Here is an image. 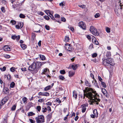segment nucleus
<instances>
[{
    "label": "nucleus",
    "instance_id": "obj_41",
    "mask_svg": "<svg viewBox=\"0 0 123 123\" xmlns=\"http://www.w3.org/2000/svg\"><path fill=\"white\" fill-rule=\"evenodd\" d=\"M45 27L46 29L49 30L50 29V27L47 25H46L45 26Z\"/></svg>",
    "mask_w": 123,
    "mask_h": 123
},
{
    "label": "nucleus",
    "instance_id": "obj_59",
    "mask_svg": "<svg viewBox=\"0 0 123 123\" xmlns=\"http://www.w3.org/2000/svg\"><path fill=\"white\" fill-rule=\"evenodd\" d=\"M7 78L8 80H9L11 79V75L10 74H8L7 75Z\"/></svg>",
    "mask_w": 123,
    "mask_h": 123
},
{
    "label": "nucleus",
    "instance_id": "obj_54",
    "mask_svg": "<svg viewBox=\"0 0 123 123\" xmlns=\"http://www.w3.org/2000/svg\"><path fill=\"white\" fill-rule=\"evenodd\" d=\"M44 18L47 20H48L49 19V17L48 16L45 15L44 16Z\"/></svg>",
    "mask_w": 123,
    "mask_h": 123
},
{
    "label": "nucleus",
    "instance_id": "obj_43",
    "mask_svg": "<svg viewBox=\"0 0 123 123\" xmlns=\"http://www.w3.org/2000/svg\"><path fill=\"white\" fill-rule=\"evenodd\" d=\"M1 11L3 12H5L6 11L5 8L4 7H2L1 8Z\"/></svg>",
    "mask_w": 123,
    "mask_h": 123
},
{
    "label": "nucleus",
    "instance_id": "obj_52",
    "mask_svg": "<svg viewBox=\"0 0 123 123\" xmlns=\"http://www.w3.org/2000/svg\"><path fill=\"white\" fill-rule=\"evenodd\" d=\"M0 69L2 71H4L6 70V67H3L2 68H0Z\"/></svg>",
    "mask_w": 123,
    "mask_h": 123
},
{
    "label": "nucleus",
    "instance_id": "obj_23",
    "mask_svg": "<svg viewBox=\"0 0 123 123\" xmlns=\"http://www.w3.org/2000/svg\"><path fill=\"white\" fill-rule=\"evenodd\" d=\"M85 83L86 85V86L88 87H90V84L87 80L85 81Z\"/></svg>",
    "mask_w": 123,
    "mask_h": 123
},
{
    "label": "nucleus",
    "instance_id": "obj_12",
    "mask_svg": "<svg viewBox=\"0 0 123 123\" xmlns=\"http://www.w3.org/2000/svg\"><path fill=\"white\" fill-rule=\"evenodd\" d=\"M102 92L104 94L105 96L106 97H108V93L106 90L105 88L102 89Z\"/></svg>",
    "mask_w": 123,
    "mask_h": 123
},
{
    "label": "nucleus",
    "instance_id": "obj_6",
    "mask_svg": "<svg viewBox=\"0 0 123 123\" xmlns=\"http://www.w3.org/2000/svg\"><path fill=\"white\" fill-rule=\"evenodd\" d=\"M37 123H43L44 122V119L43 116L40 115L35 118Z\"/></svg>",
    "mask_w": 123,
    "mask_h": 123
},
{
    "label": "nucleus",
    "instance_id": "obj_28",
    "mask_svg": "<svg viewBox=\"0 0 123 123\" xmlns=\"http://www.w3.org/2000/svg\"><path fill=\"white\" fill-rule=\"evenodd\" d=\"M35 115V114L32 112H30L28 113V115L29 116H32Z\"/></svg>",
    "mask_w": 123,
    "mask_h": 123
},
{
    "label": "nucleus",
    "instance_id": "obj_32",
    "mask_svg": "<svg viewBox=\"0 0 123 123\" xmlns=\"http://www.w3.org/2000/svg\"><path fill=\"white\" fill-rule=\"evenodd\" d=\"M15 85V83L13 82H12L10 85V87L11 88H13Z\"/></svg>",
    "mask_w": 123,
    "mask_h": 123
},
{
    "label": "nucleus",
    "instance_id": "obj_2",
    "mask_svg": "<svg viewBox=\"0 0 123 123\" xmlns=\"http://www.w3.org/2000/svg\"><path fill=\"white\" fill-rule=\"evenodd\" d=\"M102 64L104 66H108L109 65H110L113 66L114 63L112 62V59L111 58H108L106 59L103 58L102 59Z\"/></svg>",
    "mask_w": 123,
    "mask_h": 123
},
{
    "label": "nucleus",
    "instance_id": "obj_11",
    "mask_svg": "<svg viewBox=\"0 0 123 123\" xmlns=\"http://www.w3.org/2000/svg\"><path fill=\"white\" fill-rule=\"evenodd\" d=\"M38 95H42L48 96L49 95V93L47 92H40L38 93Z\"/></svg>",
    "mask_w": 123,
    "mask_h": 123
},
{
    "label": "nucleus",
    "instance_id": "obj_44",
    "mask_svg": "<svg viewBox=\"0 0 123 123\" xmlns=\"http://www.w3.org/2000/svg\"><path fill=\"white\" fill-rule=\"evenodd\" d=\"M44 12L47 14L48 16H49V14L50 13L49 11V10H46Z\"/></svg>",
    "mask_w": 123,
    "mask_h": 123
},
{
    "label": "nucleus",
    "instance_id": "obj_46",
    "mask_svg": "<svg viewBox=\"0 0 123 123\" xmlns=\"http://www.w3.org/2000/svg\"><path fill=\"white\" fill-rule=\"evenodd\" d=\"M35 37H36L35 34L34 33H32V39L33 40H34V39H35Z\"/></svg>",
    "mask_w": 123,
    "mask_h": 123
},
{
    "label": "nucleus",
    "instance_id": "obj_15",
    "mask_svg": "<svg viewBox=\"0 0 123 123\" xmlns=\"http://www.w3.org/2000/svg\"><path fill=\"white\" fill-rule=\"evenodd\" d=\"M11 38L13 40H15L16 39L17 40H18L20 38V37L19 35L16 36L15 35H12Z\"/></svg>",
    "mask_w": 123,
    "mask_h": 123
},
{
    "label": "nucleus",
    "instance_id": "obj_56",
    "mask_svg": "<svg viewBox=\"0 0 123 123\" xmlns=\"http://www.w3.org/2000/svg\"><path fill=\"white\" fill-rule=\"evenodd\" d=\"M55 17L56 18H59L60 17V16L59 14H55Z\"/></svg>",
    "mask_w": 123,
    "mask_h": 123
},
{
    "label": "nucleus",
    "instance_id": "obj_48",
    "mask_svg": "<svg viewBox=\"0 0 123 123\" xmlns=\"http://www.w3.org/2000/svg\"><path fill=\"white\" fill-rule=\"evenodd\" d=\"M98 78L99 81L101 83L102 82H103V80L100 76H98Z\"/></svg>",
    "mask_w": 123,
    "mask_h": 123
},
{
    "label": "nucleus",
    "instance_id": "obj_18",
    "mask_svg": "<svg viewBox=\"0 0 123 123\" xmlns=\"http://www.w3.org/2000/svg\"><path fill=\"white\" fill-rule=\"evenodd\" d=\"M51 88V85H49L45 87L44 89V90L45 91H47L49 90Z\"/></svg>",
    "mask_w": 123,
    "mask_h": 123
},
{
    "label": "nucleus",
    "instance_id": "obj_7",
    "mask_svg": "<svg viewBox=\"0 0 123 123\" xmlns=\"http://www.w3.org/2000/svg\"><path fill=\"white\" fill-rule=\"evenodd\" d=\"M65 48L67 50L69 51H71L73 50L74 49L72 46H70V44L67 43L65 44Z\"/></svg>",
    "mask_w": 123,
    "mask_h": 123
},
{
    "label": "nucleus",
    "instance_id": "obj_61",
    "mask_svg": "<svg viewBox=\"0 0 123 123\" xmlns=\"http://www.w3.org/2000/svg\"><path fill=\"white\" fill-rule=\"evenodd\" d=\"M4 57L7 58H9L10 57V56L9 55H5Z\"/></svg>",
    "mask_w": 123,
    "mask_h": 123
},
{
    "label": "nucleus",
    "instance_id": "obj_37",
    "mask_svg": "<svg viewBox=\"0 0 123 123\" xmlns=\"http://www.w3.org/2000/svg\"><path fill=\"white\" fill-rule=\"evenodd\" d=\"M47 110V108L46 107H44V108H43L42 109V111L43 113L46 112Z\"/></svg>",
    "mask_w": 123,
    "mask_h": 123
},
{
    "label": "nucleus",
    "instance_id": "obj_22",
    "mask_svg": "<svg viewBox=\"0 0 123 123\" xmlns=\"http://www.w3.org/2000/svg\"><path fill=\"white\" fill-rule=\"evenodd\" d=\"M22 100L24 103L26 104L27 102V99L26 97H24L22 98Z\"/></svg>",
    "mask_w": 123,
    "mask_h": 123
},
{
    "label": "nucleus",
    "instance_id": "obj_62",
    "mask_svg": "<svg viewBox=\"0 0 123 123\" xmlns=\"http://www.w3.org/2000/svg\"><path fill=\"white\" fill-rule=\"evenodd\" d=\"M64 2H62L61 3H60L59 5L60 6H62L63 7L64 6Z\"/></svg>",
    "mask_w": 123,
    "mask_h": 123
},
{
    "label": "nucleus",
    "instance_id": "obj_26",
    "mask_svg": "<svg viewBox=\"0 0 123 123\" xmlns=\"http://www.w3.org/2000/svg\"><path fill=\"white\" fill-rule=\"evenodd\" d=\"M21 48L24 49H25L26 47V45L23 44H21Z\"/></svg>",
    "mask_w": 123,
    "mask_h": 123
},
{
    "label": "nucleus",
    "instance_id": "obj_42",
    "mask_svg": "<svg viewBox=\"0 0 123 123\" xmlns=\"http://www.w3.org/2000/svg\"><path fill=\"white\" fill-rule=\"evenodd\" d=\"M19 17L21 18H24L25 17V16L23 14H21L19 15Z\"/></svg>",
    "mask_w": 123,
    "mask_h": 123
},
{
    "label": "nucleus",
    "instance_id": "obj_63",
    "mask_svg": "<svg viewBox=\"0 0 123 123\" xmlns=\"http://www.w3.org/2000/svg\"><path fill=\"white\" fill-rule=\"evenodd\" d=\"M61 21L64 22H65L66 21V19L64 17L62 18L61 19Z\"/></svg>",
    "mask_w": 123,
    "mask_h": 123
},
{
    "label": "nucleus",
    "instance_id": "obj_58",
    "mask_svg": "<svg viewBox=\"0 0 123 123\" xmlns=\"http://www.w3.org/2000/svg\"><path fill=\"white\" fill-rule=\"evenodd\" d=\"M10 71L12 72H13L15 71V68L14 67H12L10 69Z\"/></svg>",
    "mask_w": 123,
    "mask_h": 123
},
{
    "label": "nucleus",
    "instance_id": "obj_49",
    "mask_svg": "<svg viewBox=\"0 0 123 123\" xmlns=\"http://www.w3.org/2000/svg\"><path fill=\"white\" fill-rule=\"evenodd\" d=\"M18 25H19L20 27L21 28H22L23 27V24L22 23H19V24H18Z\"/></svg>",
    "mask_w": 123,
    "mask_h": 123
},
{
    "label": "nucleus",
    "instance_id": "obj_3",
    "mask_svg": "<svg viewBox=\"0 0 123 123\" xmlns=\"http://www.w3.org/2000/svg\"><path fill=\"white\" fill-rule=\"evenodd\" d=\"M121 1L120 0H119L118 2V3H120L119 6L120 7V9L119 8V6H118L116 5L115 9V12L117 16H119L121 13V10H120V9L122 10L123 8L122 6L123 5L122 3H120Z\"/></svg>",
    "mask_w": 123,
    "mask_h": 123
},
{
    "label": "nucleus",
    "instance_id": "obj_20",
    "mask_svg": "<svg viewBox=\"0 0 123 123\" xmlns=\"http://www.w3.org/2000/svg\"><path fill=\"white\" fill-rule=\"evenodd\" d=\"M39 56L40 58L43 61L45 60V57L43 55H39Z\"/></svg>",
    "mask_w": 123,
    "mask_h": 123
},
{
    "label": "nucleus",
    "instance_id": "obj_1",
    "mask_svg": "<svg viewBox=\"0 0 123 123\" xmlns=\"http://www.w3.org/2000/svg\"><path fill=\"white\" fill-rule=\"evenodd\" d=\"M83 92L84 99L85 98V96H86L91 100L92 103H95L97 105L98 104V102L100 101V99L98 98L99 95L96 93L95 91H94L91 88L87 87L86 88V90L83 91Z\"/></svg>",
    "mask_w": 123,
    "mask_h": 123
},
{
    "label": "nucleus",
    "instance_id": "obj_34",
    "mask_svg": "<svg viewBox=\"0 0 123 123\" xmlns=\"http://www.w3.org/2000/svg\"><path fill=\"white\" fill-rule=\"evenodd\" d=\"M60 73L61 74H64L66 73V72L64 70H60Z\"/></svg>",
    "mask_w": 123,
    "mask_h": 123
},
{
    "label": "nucleus",
    "instance_id": "obj_8",
    "mask_svg": "<svg viewBox=\"0 0 123 123\" xmlns=\"http://www.w3.org/2000/svg\"><path fill=\"white\" fill-rule=\"evenodd\" d=\"M79 25L83 30H85L86 29V25L85 23L82 21H81L79 22Z\"/></svg>",
    "mask_w": 123,
    "mask_h": 123
},
{
    "label": "nucleus",
    "instance_id": "obj_17",
    "mask_svg": "<svg viewBox=\"0 0 123 123\" xmlns=\"http://www.w3.org/2000/svg\"><path fill=\"white\" fill-rule=\"evenodd\" d=\"M93 113L94 115H95L96 117H98V113L96 109H95L93 111Z\"/></svg>",
    "mask_w": 123,
    "mask_h": 123
},
{
    "label": "nucleus",
    "instance_id": "obj_25",
    "mask_svg": "<svg viewBox=\"0 0 123 123\" xmlns=\"http://www.w3.org/2000/svg\"><path fill=\"white\" fill-rule=\"evenodd\" d=\"M59 78L60 80H63L65 79V78L64 76L62 75H60L59 77Z\"/></svg>",
    "mask_w": 123,
    "mask_h": 123
},
{
    "label": "nucleus",
    "instance_id": "obj_60",
    "mask_svg": "<svg viewBox=\"0 0 123 123\" xmlns=\"http://www.w3.org/2000/svg\"><path fill=\"white\" fill-rule=\"evenodd\" d=\"M89 49H91L93 48L92 44L90 45L89 46Z\"/></svg>",
    "mask_w": 123,
    "mask_h": 123
},
{
    "label": "nucleus",
    "instance_id": "obj_36",
    "mask_svg": "<svg viewBox=\"0 0 123 123\" xmlns=\"http://www.w3.org/2000/svg\"><path fill=\"white\" fill-rule=\"evenodd\" d=\"M100 15L99 13H98L94 15L95 18H97L100 17Z\"/></svg>",
    "mask_w": 123,
    "mask_h": 123
},
{
    "label": "nucleus",
    "instance_id": "obj_64",
    "mask_svg": "<svg viewBox=\"0 0 123 123\" xmlns=\"http://www.w3.org/2000/svg\"><path fill=\"white\" fill-rule=\"evenodd\" d=\"M2 123H7V121L5 118L4 119V120L3 121Z\"/></svg>",
    "mask_w": 123,
    "mask_h": 123
},
{
    "label": "nucleus",
    "instance_id": "obj_31",
    "mask_svg": "<svg viewBox=\"0 0 123 123\" xmlns=\"http://www.w3.org/2000/svg\"><path fill=\"white\" fill-rule=\"evenodd\" d=\"M49 16L53 20H55V19L54 17L53 16L51 13L49 14Z\"/></svg>",
    "mask_w": 123,
    "mask_h": 123
},
{
    "label": "nucleus",
    "instance_id": "obj_16",
    "mask_svg": "<svg viewBox=\"0 0 123 123\" xmlns=\"http://www.w3.org/2000/svg\"><path fill=\"white\" fill-rule=\"evenodd\" d=\"M68 74L69 76L70 77H71L73 76L74 74L75 73L72 71H70L69 72Z\"/></svg>",
    "mask_w": 123,
    "mask_h": 123
},
{
    "label": "nucleus",
    "instance_id": "obj_13",
    "mask_svg": "<svg viewBox=\"0 0 123 123\" xmlns=\"http://www.w3.org/2000/svg\"><path fill=\"white\" fill-rule=\"evenodd\" d=\"M86 105L85 104H83L81 105V107L82 109V113H84L85 112L86 109Z\"/></svg>",
    "mask_w": 123,
    "mask_h": 123
},
{
    "label": "nucleus",
    "instance_id": "obj_40",
    "mask_svg": "<svg viewBox=\"0 0 123 123\" xmlns=\"http://www.w3.org/2000/svg\"><path fill=\"white\" fill-rule=\"evenodd\" d=\"M97 55V54L96 53H95L92 54V56L93 58L96 57Z\"/></svg>",
    "mask_w": 123,
    "mask_h": 123
},
{
    "label": "nucleus",
    "instance_id": "obj_24",
    "mask_svg": "<svg viewBox=\"0 0 123 123\" xmlns=\"http://www.w3.org/2000/svg\"><path fill=\"white\" fill-rule=\"evenodd\" d=\"M106 56L107 57H109L111 56V53L110 52L108 51L106 53Z\"/></svg>",
    "mask_w": 123,
    "mask_h": 123
},
{
    "label": "nucleus",
    "instance_id": "obj_14",
    "mask_svg": "<svg viewBox=\"0 0 123 123\" xmlns=\"http://www.w3.org/2000/svg\"><path fill=\"white\" fill-rule=\"evenodd\" d=\"M6 51H9L11 50L10 47L8 45H6L3 48Z\"/></svg>",
    "mask_w": 123,
    "mask_h": 123
},
{
    "label": "nucleus",
    "instance_id": "obj_33",
    "mask_svg": "<svg viewBox=\"0 0 123 123\" xmlns=\"http://www.w3.org/2000/svg\"><path fill=\"white\" fill-rule=\"evenodd\" d=\"M101 84L103 86L104 88H106V85L105 83L103 82H102Z\"/></svg>",
    "mask_w": 123,
    "mask_h": 123
},
{
    "label": "nucleus",
    "instance_id": "obj_35",
    "mask_svg": "<svg viewBox=\"0 0 123 123\" xmlns=\"http://www.w3.org/2000/svg\"><path fill=\"white\" fill-rule=\"evenodd\" d=\"M8 89L7 88V87L4 88V89H3V92H4V93H5V91L7 92H8Z\"/></svg>",
    "mask_w": 123,
    "mask_h": 123
},
{
    "label": "nucleus",
    "instance_id": "obj_55",
    "mask_svg": "<svg viewBox=\"0 0 123 123\" xmlns=\"http://www.w3.org/2000/svg\"><path fill=\"white\" fill-rule=\"evenodd\" d=\"M16 106L15 105H13L11 108V110L12 111L15 110L16 109Z\"/></svg>",
    "mask_w": 123,
    "mask_h": 123
},
{
    "label": "nucleus",
    "instance_id": "obj_53",
    "mask_svg": "<svg viewBox=\"0 0 123 123\" xmlns=\"http://www.w3.org/2000/svg\"><path fill=\"white\" fill-rule=\"evenodd\" d=\"M29 121L31 123H35V121L31 119H29Z\"/></svg>",
    "mask_w": 123,
    "mask_h": 123
},
{
    "label": "nucleus",
    "instance_id": "obj_38",
    "mask_svg": "<svg viewBox=\"0 0 123 123\" xmlns=\"http://www.w3.org/2000/svg\"><path fill=\"white\" fill-rule=\"evenodd\" d=\"M106 31L108 33H109L110 32V29L108 27H106Z\"/></svg>",
    "mask_w": 123,
    "mask_h": 123
},
{
    "label": "nucleus",
    "instance_id": "obj_45",
    "mask_svg": "<svg viewBox=\"0 0 123 123\" xmlns=\"http://www.w3.org/2000/svg\"><path fill=\"white\" fill-rule=\"evenodd\" d=\"M11 22L12 24L13 25L15 24L16 23V22L13 20H11Z\"/></svg>",
    "mask_w": 123,
    "mask_h": 123
},
{
    "label": "nucleus",
    "instance_id": "obj_57",
    "mask_svg": "<svg viewBox=\"0 0 123 123\" xmlns=\"http://www.w3.org/2000/svg\"><path fill=\"white\" fill-rule=\"evenodd\" d=\"M94 42L96 45H98V42L96 39L94 40Z\"/></svg>",
    "mask_w": 123,
    "mask_h": 123
},
{
    "label": "nucleus",
    "instance_id": "obj_39",
    "mask_svg": "<svg viewBox=\"0 0 123 123\" xmlns=\"http://www.w3.org/2000/svg\"><path fill=\"white\" fill-rule=\"evenodd\" d=\"M36 108L38 111L39 112L41 109V107L40 106H37Z\"/></svg>",
    "mask_w": 123,
    "mask_h": 123
},
{
    "label": "nucleus",
    "instance_id": "obj_51",
    "mask_svg": "<svg viewBox=\"0 0 123 123\" xmlns=\"http://www.w3.org/2000/svg\"><path fill=\"white\" fill-rule=\"evenodd\" d=\"M56 102H58V103L59 104L61 103V101L59 99V98H57L56 99Z\"/></svg>",
    "mask_w": 123,
    "mask_h": 123
},
{
    "label": "nucleus",
    "instance_id": "obj_29",
    "mask_svg": "<svg viewBox=\"0 0 123 123\" xmlns=\"http://www.w3.org/2000/svg\"><path fill=\"white\" fill-rule=\"evenodd\" d=\"M24 3L23 1L21 3H19V2L17 1L16 2V4L18 6H20L22 5V4Z\"/></svg>",
    "mask_w": 123,
    "mask_h": 123
},
{
    "label": "nucleus",
    "instance_id": "obj_21",
    "mask_svg": "<svg viewBox=\"0 0 123 123\" xmlns=\"http://www.w3.org/2000/svg\"><path fill=\"white\" fill-rule=\"evenodd\" d=\"M71 67L73 70H75L78 67V64H76L75 65H72Z\"/></svg>",
    "mask_w": 123,
    "mask_h": 123
},
{
    "label": "nucleus",
    "instance_id": "obj_50",
    "mask_svg": "<svg viewBox=\"0 0 123 123\" xmlns=\"http://www.w3.org/2000/svg\"><path fill=\"white\" fill-rule=\"evenodd\" d=\"M47 110L49 111V112H50L51 111V110L50 107L49 106H48L47 108Z\"/></svg>",
    "mask_w": 123,
    "mask_h": 123
},
{
    "label": "nucleus",
    "instance_id": "obj_30",
    "mask_svg": "<svg viewBox=\"0 0 123 123\" xmlns=\"http://www.w3.org/2000/svg\"><path fill=\"white\" fill-rule=\"evenodd\" d=\"M65 41L66 42H68L69 40V38L68 36H67L65 37Z\"/></svg>",
    "mask_w": 123,
    "mask_h": 123
},
{
    "label": "nucleus",
    "instance_id": "obj_10",
    "mask_svg": "<svg viewBox=\"0 0 123 123\" xmlns=\"http://www.w3.org/2000/svg\"><path fill=\"white\" fill-rule=\"evenodd\" d=\"M44 62H43L42 63L41 62H37L35 63L36 66H37V68L38 69V70H39V69L41 67L42 64H44Z\"/></svg>",
    "mask_w": 123,
    "mask_h": 123
},
{
    "label": "nucleus",
    "instance_id": "obj_19",
    "mask_svg": "<svg viewBox=\"0 0 123 123\" xmlns=\"http://www.w3.org/2000/svg\"><path fill=\"white\" fill-rule=\"evenodd\" d=\"M73 96L75 99H76L77 96V94L76 92H75V91H74L73 92Z\"/></svg>",
    "mask_w": 123,
    "mask_h": 123
},
{
    "label": "nucleus",
    "instance_id": "obj_4",
    "mask_svg": "<svg viewBox=\"0 0 123 123\" xmlns=\"http://www.w3.org/2000/svg\"><path fill=\"white\" fill-rule=\"evenodd\" d=\"M35 63L34 62L29 67L28 69L29 70L33 71L34 73H36L38 71V69L37 68V67L36 66Z\"/></svg>",
    "mask_w": 123,
    "mask_h": 123
},
{
    "label": "nucleus",
    "instance_id": "obj_5",
    "mask_svg": "<svg viewBox=\"0 0 123 123\" xmlns=\"http://www.w3.org/2000/svg\"><path fill=\"white\" fill-rule=\"evenodd\" d=\"M90 31L92 34L95 36H98L99 35V33L97 30L94 26H90Z\"/></svg>",
    "mask_w": 123,
    "mask_h": 123
},
{
    "label": "nucleus",
    "instance_id": "obj_9",
    "mask_svg": "<svg viewBox=\"0 0 123 123\" xmlns=\"http://www.w3.org/2000/svg\"><path fill=\"white\" fill-rule=\"evenodd\" d=\"M8 100L7 98L5 97L0 102V105L1 106L4 104Z\"/></svg>",
    "mask_w": 123,
    "mask_h": 123
},
{
    "label": "nucleus",
    "instance_id": "obj_47",
    "mask_svg": "<svg viewBox=\"0 0 123 123\" xmlns=\"http://www.w3.org/2000/svg\"><path fill=\"white\" fill-rule=\"evenodd\" d=\"M78 6L84 9L85 8L86 6L85 5H79Z\"/></svg>",
    "mask_w": 123,
    "mask_h": 123
},
{
    "label": "nucleus",
    "instance_id": "obj_27",
    "mask_svg": "<svg viewBox=\"0 0 123 123\" xmlns=\"http://www.w3.org/2000/svg\"><path fill=\"white\" fill-rule=\"evenodd\" d=\"M63 111L64 113H66L67 112H68L69 111V109H68L67 108H65L64 109Z\"/></svg>",
    "mask_w": 123,
    "mask_h": 123
}]
</instances>
